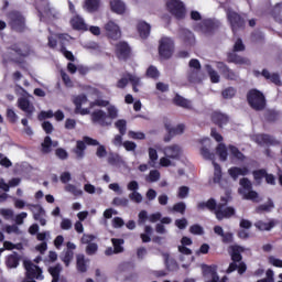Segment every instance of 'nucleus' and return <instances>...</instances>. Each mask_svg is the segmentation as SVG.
<instances>
[{
  "label": "nucleus",
  "instance_id": "obj_60",
  "mask_svg": "<svg viewBox=\"0 0 282 282\" xmlns=\"http://www.w3.org/2000/svg\"><path fill=\"white\" fill-rule=\"evenodd\" d=\"M160 180V171L151 170L149 176L147 177V182H158Z\"/></svg>",
  "mask_w": 282,
  "mask_h": 282
},
{
  "label": "nucleus",
  "instance_id": "obj_8",
  "mask_svg": "<svg viewBox=\"0 0 282 282\" xmlns=\"http://www.w3.org/2000/svg\"><path fill=\"white\" fill-rule=\"evenodd\" d=\"M175 52V42L171 37H162L159 42V55L164 61H169Z\"/></svg>",
  "mask_w": 282,
  "mask_h": 282
},
{
  "label": "nucleus",
  "instance_id": "obj_16",
  "mask_svg": "<svg viewBox=\"0 0 282 282\" xmlns=\"http://www.w3.org/2000/svg\"><path fill=\"white\" fill-rule=\"evenodd\" d=\"M185 129L186 126H184V123H180L175 128L171 127L169 123H165V130L167 131V134L164 137V142H171L175 135H182Z\"/></svg>",
  "mask_w": 282,
  "mask_h": 282
},
{
  "label": "nucleus",
  "instance_id": "obj_11",
  "mask_svg": "<svg viewBox=\"0 0 282 282\" xmlns=\"http://www.w3.org/2000/svg\"><path fill=\"white\" fill-rule=\"evenodd\" d=\"M104 30L109 41H120L122 39V31L120 30V26L113 21L106 23Z\"/></svg>",
  "mask_w": 282,
  "mask_h": 282
},
{
  "label": "nucleus",
  "instance_id": "obj_24",
  "mask_svg": "<svg viewBox=\"0 0 282 282\" xmlns=\"http://www.w3.org/2000/svg\"><path fill=\"white\" fill-rule=\"evenodd\" d=\"M249 173H250V170L246 166L243 167L232 166L228 170V174L235 181L239 180V175H242V177H246V175H249Z\"/></svg>",
  "mask_w": 282,
  "mask_h": 282
},
{
  "label": "nucleus",
  "instance_id": "obj_42",
  "mask_svg": "<svg viewBox=\"0 0 282 282\" xmlns=\"http://www.w3.org/2000/svg\"><path fill=\"white\" fill-rule=\"evenodd\" d=\"M64 191L66 193H70V195H74V197H83V189H79L74 184H66Z\"/></svg>",
  "mask_w": 282,
  "mask_h": 282
},
{
  "label": "nucleus",
  "instance_id": "obj_54",
  "mask_svg": "<svg viewBox=\"0 0 282 282\" xmlns=\"http://www.w3.org/2000/svg\"><path fill=\"white\" fill-rule=\"evenodd\" d=\"M220 237L221 242L225 245L235 243V235L230 231L223 234Z\"/></svg>",
  "mask_w": 282,
  "mask_h": 282
},
{
  "label": "nucleus",
  "instance_id": "obj_13",
  "mask_svg": "<svg viewBox=\"0 0 282 282\" xmlns=\"http://www.w3.org/2000/svg\"><path fill=\"white\" fill-rule=\"evenodd\" d=\"M35 10H37V17L40 18V21H43L44 19H56V14L52 13V8H50V2H35Z\"/></svg>",
  "mask_w": 282,
  "mask_h": 282
},
{
  "label": "nucleus",
  "instance_id": "obj_61",
  "mask_svg": "<svg viewBox=\"0 0 282 282\" xmlns=\"http://www.w3.org/2000/svg\"><path fill=\"white\" fill-rule=\"evenodd\" d=\"M267 174H268V171H265V169L256 170L252 172L253 178L256 181L263 180V177L265 178Z\"/></svg>",
  "mask_w": 282,
  "mask_h": 282
},
{
  "label": "nucleus",
  "instance_id": "obj_39",
  "mask_svg": "<svg viewBox=\"0 0 282 282\" xmlns=\"http://www.w3.org/2000/svg\"><path fill=\"white\" fill-rule=\"evenodd\" d=\"M205 69L210 78V83L217 84L220 80L219 74L217 70L213 69V66L209 64L205 65Z\"/></svg>",
  "mask_w": 282,
  "mask_h": 282
},
{
  "label": "nucleus",
  "instance_id": "obj_38",
  "mask_svg": "<svg viewBox=\"0 0 282 282\" xmlns=\"http://www.w3.org/2000/svg\"><path fill=\"white\" fill-rule=\"evenodd\" d=\"M165 268L170 272H175V270L180 269V264H177V261L173 258H171L169 254H165Z\"/></svg>",
  "mask_w": 282,
  "mask_h": 282
},
{
  "label": "nucleus",
  "instance_id": "obj_44",
  "mask_svg": "<svg viewBox=\"0 0 282 282\" xmlns=\"http://www.w3.org/2000/svg\"><path fill=\"white\" fill-rule=\"evenodd\" d=\"M216 153L219 155L221 162H226V160H228V150L226 149V144L219 143L216 148Z\"/></svg>",
  "mask_w": 282,
  "mask_h": 282
},
{
  "label": "nucleus",
  "instance_id": "obj_37",
  "mask_svg": "<svg viewBox=\"0 0 282 282\" xmlns=\"http://www.w3.org/2000/svg\"><path fill=\"white\" fill-rule=\"evenodd\" d=\"M63 268L61 267V264H56L55 267H50L48 268V273L52 276V282H58L61 281V272H62Z\"/></svg>",
  "mask_w": 282,
  "mask_h": 282
},
{
  "label": "nucleus",
  "instance_id": "obj_52",
  "mask_svg": "<svg viewBox=\"0 0 282 282\" xmlns=\"http://www.w3.org/2000/svg\"><path fill=\"white\" fill-rule=\"evenodd\" d=\"M147 76L148 78H153L154 80L160 78V70H158V67L151 65L148 69H147Z\"/></svg>",
  "mask_w": 282,
  "mask_h": 282
},
{
  "label": "nucleus",
  "instance_id": "obj_9",
  "mask_svg": "<svg viewBox=\"0 0 282 282\" xmlns=\"http://www.w3.org/2000/svg\"><path fill=\"white\" fill-rule=\"evenodd\" d=\"M227 19L231 25L234 34H237L239 30H243L246 28V18L232 10L227 11Z\"/></svg>",
  "mask_w": 282,
  "mask_h": 282
},
{
  "label": "nucleus",
  "instance_id": "obj_23",
  "mask_svg": "<svg viewBox=\"0 0 282 282\" xmlns=\"http://www.w3.org/2000/svg\"><path fill=\"white\" fill-rule=\"evenodd\" d=\"M219 29V22L214 20H204L200 24V30L203 34H213L215 30Z\"/></svg>",
  "mask_w": 282,
  "mask_h": 282
},
{
  "label": "nucleus",
  "instance_id": "obj_55",
  "mask_svg": "<svg viewBox=\"0 0 282 282\" xmlns=\"http://www.w3.org/2000/svg\"><path fill=\"white\" fill-rule=\"evenodd\" d=\"M7 119L9 120V122H11V124H14L19 120V116L17 115V112H14L12 108H9L7 109Z\"/></svg>",
  "mask_w": 282,
  "mask_h": 282
},
{
  "label": "nucleus",
  "instance_id": "obj_19",
  "mask_svg": "<svg viewBox=\"0 0 282 282\" xmlns=\"http://www.w3.org/2000/svg\"><path fill=\"white\" fill-rule=\"evenodd\" d=\"M230 118L228 115L219 112V111H214L212 113V122L219 127V129H224V124H228Z\"/></svg>",
  "mask_w": 282,
  "mask_h": 282
},
{
  "label": "nucleus",
  "instance_id": "obj_47",
  "mask_svg": "<svg viewBox=\"0 0 282 282\" xmlns=\"http://www.w3.org/2000/svg\"><path fill=\"white\" fill-rule=\"evenodd\" d=\"M73 102L75 105V109H77V110L80 109V107H83V105L88 102L87 95L82 94V95L76 96L74 98Z\"/></svg>",
  "mask_w": 282,
  "mask_h": 282
},
{
  "label": "nucleus",
  "instance_id": "obj_20",
  "mask_svg": "<svg viewBox=\"0 0 282 282\" xmlns=\"http://www.w3.org/2000/svg\"><path fill=\"white\" fill-rule=\"evenodd\" d=\"M227 63H234L235 65H250V61L247 57L237 54L235 51L227 53Z\"/></svg>",
  "mask_w": 282,
  "mask_h": 282
},
{
  "label": "nucleus",
  "instance_id": "obj_31",
  "mask_svg": "<svg viewBox=\"0 0 282 282\" xmlns=\"http://www.w3.org/2000/svg\"><path fill=\"white\" fill-rule=\"evenodd\" d=\"M274 226H276V220L274 219H271L269 223L263 220H258L254 223V227L261 231H270L272 228H274Z\"/></svg>",
  "mask_w": 282,
  "mask_h": 282
},
{
  "label": "nucleus",
  "instance_id": "obj_59",
  "mask_svg": "<svg viewBox=\"0 0 282 282\" xmlns=\"http://www.w3.org/2000/svg\"><path fill=\"white\" fill-rule=\"evenodd\" d=\"M232 52H246V45L240 37L235 42Z\"/></svg>",
  "mask_w": 282,
  "mask_h": 282
},
{
  "label": "nucleus",
  "instance_id": "obj_6",
  "mask_svg": "<svg viewBox=\"0 0 282 282\" xmlns=\"http://www.w3.org/2000/svg\"><path fill=\"white\" fill-rule=\"evenodd\" d=\"M18 107L21 111L25 113V118L21 120V124H23V127H29L28 120H32L34 111H36L34 104H32V101H30L28 97H20L18 99Z\"/></svg>",
  "mask_w": 282,
  "mask_h": 282
},
{
  "label": "nucleus",
  "instance_id": "obj_22",
  "mask_svg": "<svg viewBox=\"0 0 282 282\" xmlns=\"http://www.w3.org/2000/svg\"><path fill=\"white\" fill-rule=\"evenodd\" d=\"M261 76L265 78V80H269V83H272L276 87H282V82H281V75L279 73H272L268 70L267 68H263L261 72Z\"/></svg>",
  "mask_w": 282,
  "mask_h": 282
},
{
  "label": "nucleus",
  "instance_id": "obj_35",
  "mask_svg": "<svg viewBox=\"0 0 282 282\" xmlns=\"http://www.w3.org/2000/svg\"><path fill=\"white\" fill-rule=\"evenodd\" d=\"M110 8L116 14H124V12H127V4L122 1H111Z\"/></svg>",
  "mask_w": 282,
  "mask_h": 282
},
{
  "label": "nucleus",
  "instance_id": "obj_29",
  "mask_svg": "<svg viewBox=\"0 0 282 282\" xmlns=\"http://www.w3.org/2000/svg\"><path fill=\"white\" fill-rule=\"evenodd\" d=\"M70 25L73 30H82L83 32H87V30H89V28H87V24L85 23V20H83V18H80L79 15H75L70 20Z\"/></svg>",
  "mask_w": 282,
  "mask_h": 282
},
{
  "label": "nucleus",
  "instance_id": "obj_34",
  "mask_svg": "<svg viewBox=\"0 0 282 282\" xmlns=\"http://www.w3.org/2000/svg\"><path fill=\"white\" fill-rule=\"evenodd\" d=\"M76 268L77 272L85 274L87 272V260L85 259V254H77L76 256Z\"/></svg>",
  "mask_w": 282,
  "mask_h": 282
},
{
  "label": "nucleus",
  "instance_id": "obj_15",
  "mask_svg": "<svg viewBox=\"0 0 282 282\" xmlns=\"http://www.w3.org/2000/svg\"><path fill=\"white\" fill-rule=\"evenodd\" d=\"M90 118L94 124H100V127H111V121H107L108 116L104 110L93 111Z\"/></svg>",
  "mask_w": 282,
  "mask_h": 282
},
{
  "label": "nucleus",
  "instance_id": "obj_2",
  "mask_svg": "<svg viewBox=\"0 0 282 282\" xmlns=\"http://www.w3.org/2000/svg\"><path fill=\"white\" fill-rule=\"evenodd\" d=\"M231 263H229L228 269L226 270L227 274H232V272L238 270V274H246L248 265L243 262V256L241 252H246V249L239 245H232L229 247Z\"/></svg>",
  "mask_w": 282,
  "mask_h": 282
},
{
  "label": "nucleus",
  "instance_id": "obj_41",
  "mask_svg": "<svg viewBox=\"0 0 282 282\" xmlns=\"http://www.w3.org/2000/svg\"><path fill=\"white\" fill-rule=\"evenodd\" d=\"M263 116L267 122H276V120H279L280 113L276 110L268 109L264 111Z\"/></svg>",
  "mask_w": 282,
  "mask_h": 282
},
{
  "label": "nucleus",
  "instance_id": "obj_21",
  "mask_svg": "<svg viewBox=\"0 0 282 282\" xmlns=\"http://www.w3.org/2000/svg\"><path fill=\"white\" fill-rule=\"evenodd\" d=\"M137 32L143 41H147L149 36H151V24L145 21L140 20L137 24Z\"/></svg>",
  "mask_w": 282,
  "mask_h": 282
},
{
  "label": "nucleus",
  "instance_id": "obj_57",
  "mask_svg": "<svg viewBox=\"0 0 282 282\" xmlns=\"http://www.w3.org/2000/svg\"><path fill=\"white\" fill-rule=\"evenodd\" d=\"M94 107H109V100L96 99L89 104V109H94Z\"/></svg>",
  "mask_w": 282,
  "mask_h": 282
},
{
  "label": "nucleus",
  "instance_id": "obj_49",
  "mask_svg": "<svg viewBox=\"0 0 282 282\" xmlns=\"http://www.w3.org/2000/svg\"><path fill=\"white\" fill-rule=\"evenodd\" d=\"M84 8H86L88 12H98L100 1H86Z\"/></svg>",
  "mask_w": 282,
  "mask_h": 282
},
{
  "label": "nucleus",
  "instance_id": "obj_30",
  "mask_svg": "<svg viewBox=\"0 0 282 282\" xmlns=\"http://www.w3.org/2000/svg\"><path fill=\"white\" fill-rule=\"evenodd\" d=\"M21 261V256L17 251H14L12 254H9L6 260L7 268L14 269L19 268V263Z\"/></svg>",
  "mask_w": 282,
  "mask_h": 282
},
{
  "label": "nucleus",
  "instance_id": "obj_64",
  "mask_svg": "<svg viewBox=\"0 0 282 282\" xmlns=\"http://www.w3.org/2000/svg\"><path fill=\"white\" fill-rule=\"evenodd\" d=\"M268 261L271 265H273L274 268H282V260L279 258H275L274 256H270L268 258Z\"/></svg>",
  "mask_w": 282,
  "mask_h": 282
},
{
  "label": "nucleus",
  "instance_id": "obj_51",
  "mask_svg": "<svg viewBox=\"0 0 282 282\" xmlns=\"http://www.w3.org/2000/svg\"><path fill=\"white\" fill-rule=\"evenodd\" d=\"M59 52L61 54H63V56H65V58H67V61H70L72 63L76 61V57H74V53H72V51H67L65 44H61Z\"/></svg>",
  "mask_w": 282,
  "mask_h": 282
},
{
  "label": "nucleus",
  "instance_id": "obj_58",
  "mask_svg": "<svg viewBox=\"0 0 282 282\" xmlns=\"http://www.w3.org/2000/svg\"><path fill=\"white\" fill-rule=\"evenodd\" d=\"M50 118H54V111L52 110H42L39 115H37V120L43 121V120H47Z\"/></svg>",
  "mask_w": 282,
  "mask_h": 282
},
{
  "label": "nucleus",
  "instance_id": "obj_50",
  "mask_svg": "<svg viewBox=\"0 0 282 282\" xmlns=\"http://www.w3.org/2000/svg\"><path fill=\"white\" fill-rule=\"evenodd\" d=\"M116 129H118L119 133H121V135H126L127 134V120L124 119H119L116 121L115 123Z\"/></svg>",
  "mask_w": 282,
  "mask_h": 282
},
{
  "label": "nucleus",
  "instance_id": "obj_1",
  "mask_svg": "<svg viewBox=\"0 0 282 282\" xmlns=\"http://www.w3.org/2000/svg\"><path fill=\"white\" fill-rule=\"evenodd\" d=\"M232 202V194L230 191L225 192V196L220 197V203L217 204L215 198H209L207 202H200L197 204L198 210H209L214 213L218 221H224V219H230L237 215V210L232 206H228Z\"/></svg>",
  "mask_w": 282,
  "mask_h": 282
},
{
  "label": "nucleus",
  "instance_id": "obj_45",
  "mask_svg": "<svg viewBox=\"0 0 282 282\" xmlns=\"http://www.w3.org/2000/svg\"><path fill=\"white\" fill-rule=\"evenodd\" d=\"M229 153L235 158L236 160H239L240 162H243L246 160V155L240 152L239 148L235 145H229Z\"/></svg>",
  "mask_w": 282,
  "mask_h": 282
},
{
  "label": "nucleus",
  "instance_id": "obj_36",
  "mask_svg": "<svg viewBox=\"0 0 282 282\" xmlns=\"http://www.w3.org/2000/svg\"><path fill=\"white\" fill-rule=\"evenodd\" d=\"M111 243L113 246V252L115 254H121V252H124V239L122 238H111Z\"/></svg>",
  "mask_w": 282,
  "mask_h": 282
},
{
  "label": "nucleus",
  "instance_id": "obj_40",
  "mask_svg": "<svg viewBox=\"0 0 282 282\" xmlns=\"http://www.w3.org/2000/svg\"><path fill=\"white\" fill-rule=\"evenodd\" d=\"M224 100H232L237 96V88L229 86L221 91Z\"/></svg>",
  "mask_w": 282,
  "mask_h": 282
},
{
  "label": "nucleus",
  "instance_id": "obj_43",
  "mask_svg": "<svg viewBox=\"0 0 282 282\" xmlns=\"http://www.w3.org/2000/svg\"><path fill=\"white\" fill-rule=\"evenodd\" d=\"M274 208V202H272L270 198L268 199L267 204L259 205L256 208V213L261 214V213H270Z\"/></svg>",
  "mask_w": 282,
  "mask_h": 282
},
{
  "label": "nucleus",
  "instance_id": "obj_62",
  "mask_svg": "<svg viewBox=\"0 0 282 282\" xmlns=\"http://www.w3.org/2000/svg\"><path fill=\"white\" fill-rule=\"evenodd\" d=\"M189 232L192 235H204V227H202L200 225H197V224L192 225L189 227Z\"/></svg>",
  "mask_w": 282,
  "mask_h": 282
},
{
  "label": "nucleus",
  "instance_id": "obj_33",
  "mask_svg": "<svg viewBox=\"0 0 282 282\" xmlns=\"http://www.w3.org/2000/svg\"><path fill=\"white\" fill-rule=\"evenodd\" d=\"M87 149V145L85 144V141L78 140L76 142L75 149H73V153H75L77 160H83L85 158V151Z\"/></svg>",
  "mask_w": 282,
  "mask_h": 282
},
{
  "label": "nucleus",
  "instance_id": "obj_4",
  "mask_svg": "<svg viewBox=\"0 0 282 282\" xmlns=\"http://www.w3.org/2000/svg\"><path fill=\"white\" fill-rule=\"evenodd\" d=\"M247 102L253 111H263L268 105L265 95L257 88H252L247 93Z\"/></svg>",
  "mask_w": 282,
  "mask_h": 282
},
{
  "label": "nucleus",
  "instance_id": "obj_63",
  "mask_svg": "<svg viewBox=\"0 0 282 282\" xmlns=\"http://www.w3.org/2000/svg\"><path fill=\"white\" fill-rule=\"evenodd\" d=\"M173 210H174V213H180L181 215H184V213H186V204L183 202L176 203L173 206Z\"/></svg>",
  "mask_w": 282,
  "mask_h": 282
},
{
  "label": "nucleus",
  "instance_id": "obj_53",
  "mask_svg": "<svg viewBox=\"0 0 282 282\" xmlns=\"http://www.w3.org/2000/svg\"><path fill=\"white\" fill-rule=\"evenodd\" d=\"M239 184L241 186V191L247 193L248 191H252V182L248 180V177L240 178Z\"/></svg>",
  "mask_w": 282,
  "mask_h": 282
},
{
  "label": "nucleus",
  "instance_id": "obj_14",
  "mask_svg": "<svg viewBox=\"0 0 282 282\" xmlns=\"http://www.w3.org/2000/svg\"><path fill=\"white\" fill-rule=\"evenodd\" d=\"M26 207L33 214V219L35 221H39L42 226L47 224V220L43 218L45 217V209H43V206L40 204H26Z\"/></svg>",
  "mask_w": 282,
  "mask_h": 282
},
{
  "label": "nucleus",
  "instance_id": "obj_5",
  "mask_svg": "<svg viewBox=\"0 0 282 282\" xmlns=\"http://www.w3.org/2000/svg\"><path fill=\"white\" fill-rule=\"evenodd\" d=\"M8 24L13 30V32H18L22 34V32H25L28 30V25L25 23V15L21 13L18 10H12L8 13Z\"/></svg>",
  "mask_w": 282,
  "mask_h": 282
},
{
  "label": "nucleus",
  "instance_id": "obj_26",
  "mask_svg": "<svg viewBox=\"0 0 282 282\" xmlns=\"http://www.w3.org/2000/svg\"><path fill=\"white\" fill-rule=\"evenodd\" d=\"M41 147L42 153L44 155H47L48 153H52V147H58V141H52V138L50 135H46L44 138V141L41 143Z\"/></svg>",
  "mask_w": 282,
  "mask_h": 282
},
{
  "label": "nucleus",
  "instance_id": "obj_27",
  "mask_svg": "<svg viewBox=\"0 0 282 282\" xmlns=\"http://www.w3.org/2000/svg\"><path fill=\"white\" fill-rule=\"evenodd\" d=\"M257 143L267 144V147H274V144H279V141L270 134L262 133L257 135Z\"/></svg>",
  "mask_w": 282,
  "mask_h": 282
},
{
  "label": "nucleus",
  "instance_id": "obj_10",
  "mask_svg": "<svg viewBox=\"0 0 282 282\" xmlns=\"http://www.w3.org/2000/svg\"><path fill=\"white\" fill-rule=\"evenodd\" d=\"M166 8L172 17L176 18L177 21H182L186 17V7L182 1H167Z\"/></svg>",
  "mask_w": 282,
  "mask_h": 282
},
{
  "label": "nucleus",
  "instance_id": "obj_25",
  "mask_svg": "<svg viewBox=\"0 0 282 282\" xmlns=\"http://www.w3.org/2000/svg\"><path fill=\"white\" fill-rule=\"evenodd\" d=\"M173 105L176 107H182V109H193V102L180 94H176L172 100Z\"/></svg>",
  "mask_w": 282,
  "mask_h": 282
},
{
  "label": "nucleus",
  "instance_id": "obj_46",
  "mask_svg": "<svg viewBox=\"0 0 282 282\" xmlns=\"http://www.w3.org/2000/svg\"><path fill=\"white\" fill-rule=\"evenodd\" d=\"M144 232H145V234H141V235H140V238H141V240L143 241V243H149V242L151 241V236L153 235V227L147 225V226L144 227Z\"/></svg>",
  "mask_w": 282,
  "mask_h": 282
},
{
  "label": "nucleus",
  "instance_id": "obj_17",
  "mask_svg": "<svg viewBox=\"0 0 282 282\" xmlns=\"http://www.w3.org/2000/svg\"><path fill=\"white\" fill-rule=\"evenodd\" d=\"M178 37L185 47H193V45H195V34L188 29H181Z\"/></svg>",
  "mask_w": 282,
  "mask_h": 282
},
{
  "label": "nucleus",
  "instance_id": "obj_32",
  "mask_svg": "<svg viewBox=\"0 0 282 282\" xmlns=\"http://www.w3.org/2000/svg\"><path fill=\"white\" fill-rule=\"evenodd\" d=\"M272 19L282 25V2H278L270 11Z\"/></svg>",
  "mask_w": 282,
  "mask_h": 282
},
{
  "label": "nucleus",
  "instance_id": "obj_12",
  "mask_svg": "<svg viewBox=\"0 0 282 282\" xmlns=\"http://www.w3.org/2000/svg\"><path fill=\"white\" fill-rule=\"evenodd\" d=\"M24 268L26 270V279H36L37 281H43V270L39 265L32 263V261H24Z\"/></svg>",
  "mask_w": 282,
  "mask_h": 282
},
{
  "label": "nucleus",
  "instance_id": "obj_18",
  "mask_svg": "<svg viewBox=\"0 0 282 282\" xmlns=\"http://www.w3.org/2000/svg\"><path fill=\"white\" fill-rule=\"evenodd\" d=\"M163 153L170 160H180L182 158V148L177 144L169 145L163 149Z\"/></svg>",
  "mask_w": 282,
  "mask_h": 282
},
{
  "label": "nucleus",
  "instance_id": "obj_28",
  "mask_svg": "<svg viewBox=\"0 0 282 282\" xmlns=\"http://www.w3.org/2000/svg\"><path fill=\"white\" fill-rule=\"evenodd\" d=\"M238 193L242 195L243 199H248L249 202H253L254 204H259V202H261V198H259V193H257L252 188L248 192L243 189H238Z\"/></svg>",
  "mask_w": 282,
  "mask_h": 282
},
{
  "label": "nucleus",
  "instance_id": "obj_56",
  "mask_svg": "<svg viewBox=\"0 0 282 282\" xmlns=\"http://www.w3.org/2000/svg\"><path fill=\"white\" fill-rule=\"evenodd\" d=\"M120 160H121L120 154L118 153H110L108 155V164H110V166H117Z\"/></svg>",
  "mask_w": 282,
  "mask_h": 282
},
{
  "label": "nucleus",
  "instance_id": "obj_48",
  "mask_svg": "<svg viewBox=\"0 0 282 282\" xmlns=\"http://www.w3.org/2000/svg\"><path fill=\"white\" fill-rule=\"evenodd\" d=\"M74 260V251L73 250H66L64 254L62 256V261L66 268H69V263Z\"/></svg>",
  "mask_w": 282,
  "mask_h": 282
},
{
  "label": "nucleus",
  "instance_id": "obj_3",
  "mask_svg": "<svg viewBox=\"0 0 282 282\" xmlns=\"http://www.w3.org/2000/svg\"><path fill=\"white\" fill-rule=\"evenodd\" d=\"M9 50L18 55V57L12 59L13 63H15V65H19L21 69H28L25 68V66H23V64L25 63L23 58H28V56L32 55V53L34 52L32 51V46L25 42H18L9 46Z\"/></svg>",
  "mask_w": 282,
  "mask_h": 282
},
{
  "label": "nucleus",
  "instance_id": "obj_7",
  "mask_svg": "<svg viewBox=\"0 0 282 282\" xmlns=\"http://www.w3.org/2000/svg\"><path fill=\"white\" fill-rule=\"evenodd\" d=\"M115 55L118 61L127 63V61H130L131 56H133V50L131 48V45H129V42L119 41L115 44Z\"/></svg>",
  "mask_w": 282,
  "mask_h": 282
}]
</instances>
